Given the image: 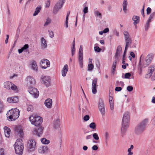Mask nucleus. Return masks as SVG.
Instances as JSON below:
<instances>
[{
    "label": "nucleus",
    "instance_id": "2",
    "mask_svg": "<svg viewBox=\"0 0 155 155\" xmlns=\"http://www.w3.org/2000/svg\"><path fill=\"white\" fill-rule=\"evenodd\" d=\"M130 120V117L129 113L126 112L124 115L122 120V124L121 130V132L123 134L122 136H123L127 128L129 126Z\"/></svg>",
    "mask_w": 155,
    "mask_h": 155
},
{
    "label": "nucleus",
    "instance_id": "23",
    "mask_svg": "<svg viewBox=\"0 0 155 155\" xmlns=\"http://www.w3.org/2000/svg\"><path fill=\"white\" fill-rule=\"evenodd\" d=\"M68 70V65L67 64L65 65L61 71L62 75L63 77L66 76Z\"/></svg>",
    "mask_w": 155,
    "mask_h": 155
},
{
    "label": "nucleus",
    "instance_id": "45",
    "mask_svg": "<svg viewBox=\"0 0 155 155\" xmlns=\"http://www.w3.org/2000/svg\"><path fill=\"white\" fill-rule=\"evenodd\" d=\"M127 90L128 91H131L133 90V87L131 86H129L127 87Z\"/></svg>",
    "mask_w": 155,
    "mask_h": 155
},
{
    "label": "nucleus",
    "instance_id": "43",
    "mask_svg": "<svg viewBox=\"0 0 155 155\" xmlns=\"http://www.w3.org/2000/svg\"><path fill=\"white\" fill-rule=\"evenodd\" d=\"M131 76V74L130 73H126L124 76L125 78L129 79Z\"/></svg>",
    "mask_w": 155,
    "mask_h": 155
},
{
    "label": "nucleus",
    "instance_id": "60",
    "mask_svg": "<svg viewBox=\"0 0 155 155\" xmlns=\"http://www.w3.org/2000/svg\"><path fill=\"white\" fill-rule=\"evenodd\" d=\"M127 48H126V47H125V50H124V54L123 55V58H124L125 57V55L126 53Z\"/></svg>",
    "mask_w": 155,
    "mask_h": 155
},
{
    "label": "nucleus",
    "instance_id": "20",
    "mask_svg": "<svg viewBox=\"0 0 155 155\" xmlns=\"http://www.w3.org/2000/svg\"><path fill=\"white\" fill-rule=\"evenodd\" d=\"M52 101L51 99H47L45 102V106L48 108H51L52 105Z\"/></svg>",
    "mask_w": 155,
    "mask_h": 155
},
{
    "label": "nucleus",
    "instance_id": "63",
    "mask_svg": "<svg viewBox=\"0 0 155 155\" xmlns=\"http://www.w3.org/2000/svg\"><path fill=\"white\" fill-rule=\"evenodd\" d=\"M92 136L91 135H88L86 137V140H88L91 139Z\"/></svg>",
    "mask_w": 155,
    "mask_h": 155
},
{
    "label": "nucleus",
    "instance_id": "3",
    "mask_svg": "<svg viewBox=\"0 0 155 155\" xmlns=\"http://www.w3.org/2000/svg\"><path fill=\"white\" fill-rule=\"evenodd\" d=\"M7 119L10 121L15 120L18 117L19 112L17 109H12L8 111L7 114Z\"/></svg>",
    "mask_w": 155,
    "mask_h": 155
},
{
    "label": "nucleus",
    "instance_id": "58",
    "mask_svg": "<svg viewBox=\"0 0 155 155\" xmlns=\"http://www.w3.org/2000/svg\"><path fill=\"white\" fill-rule=\"evenodd\" d=\"M0 155H4V149L3 148L0 149Z\"/></svg>",
    "mask_w": 155,
    "mask_h": 155
},
{
    "label": "nucleus",
    "instance_id": "48",
    "mask_svg": "<svg viewBox=\"0 0 155 155\" xmlns=\"http://www.w3.org/2000/svg\"><path fill=\"white\" fill-rule=\"evenodd\" d=\"M150 26V23L146 22V25L145 26V30L146 31H147Z\"/></svg>",
    "mask_w": 155,
    "mask_h": 155
},
{
    "label": "nucleus",
    "instance_id": "37",
    "mask_svg": "<svg viewBox=\"0 0 155 155\" xmlns=\"http://www.w3.org/2000/svg\"><path fill=\"white\" fill-rule=\"evenodd\" d=\"M89 127L91 129H96V125L95 123L92 122L89 124Z\"/></svg>",
    "mask_w": 155,
    "mask_h": 155
},
{
    "label": "nucleus",
    "instance_id": "6",
    "mask_svg": "<svg viewBox=\"0 0 155 155\" xmlns=\"http://www.w3.org/2000/svg\"><path fill=\"white\" fill-rule=\"evenodd\" d=\"M4 87L7 89H11L16 91H17V86L14 84L9 81H7L4 83Z\"/></svg>",
    "mask_w": 155,
    "mask_h": 155
},
{
    "label": "nucleus",
    "instance_id": "31",
    "mask_svg": "<svg viewBox=\"0 0 155 155\" xmlns=\"http://www.w3.org/2000/svg\"><path fill=\"white\" fill-rule=\"evenodd\" d=\"M41 143L44 144H48L50 143V140L45 138H42L41 139Z\"/></svg>",
    "mask_w": 155,
    "mask_h": 155
},
{
    "label": "nucleus",
    "instance_id": "5",
    "mask_svg": "<svg viewBox=\"0 0 155 155\" xmlns=\"http://www.w3.org/2000/svg\"><path fill=\"white\" fill-rule=\"evenodd\" d=\"M29 119L31 123L36 126H38L40 125L42 122V118L38 116H31Z\"/></svg>",
    "mask_w": 155,
    "mask_h": 155
},
{
    "label": "nucleus",
    "instance_id": "17",
    "mask_svg": "<svg viewBox=\"0 0 155 155\" xmlns=\"http://www.w3.org/2000/svg\"><path fill=\"white\" fill-rule=\"evenodd\" d=\"M7 101L10 103H17L19 101V98L17 96L7 98Z\"/></svg>",
    "mask_w": 155,
    "mask_h": 155
},
{
    "label": "nucleus",
    "instance_id": "22",
    "mask_svg": "<svg viewBox=\"0 0 155 155\" xmlns=\"http://www.w3.org/2000/svg\"><path fill=\"white\" fill-rule=\"evenodd\" d=\"M5 134L6 137H9L11 133V131L10 129L8 127L5 126L4 127Z\"/></svg>",
    "mask_w": 155,
    "mask_h": 155
},
{
    "label": "nucleus",
    "instance_id": "62",
    "mask_svg": "<svg viewBox=\"0 0 155 155\" xmlns=\"http://www.w3.org/2000/svg\"><path fill=\"white\" fill-rule=\"evenodd\" d=\"M114 34L117 36H119V32H118L117 30H115L114 31Z\"/></svg>",
    "mask_w": 155,
    "mask_h": 155
},
{
    "label": "nucleus",
    "instance_id": "15",
    "mask_svg": "<svg viewBox=\"0 0 155 155\" xmlns=\"http://www.w3.org/2000/svg\"><path fill=\"white\" fill-rule=\"evenodd\" d=\"M97 81V78L94 79L92 81V93L94 94H96L97 92L96 86Z\"/></svg>",
    "mask_w": 155,
    "mask_h": 155
},
{
    "label": "nucleus",
    "instance_id": "41",
    "mask_svg": "<svg viewBox=\"0 0 155 155\" xmlns=\"http://www.w3.org/2000/svg\"><path fill=\"white\" fill-rule=\"evenodd\" d=\"M28 111H32L33 110V107L31 105H29L28 106L27 108Z\"/></svg>",
    "mask_w": 155,
    "mask_h": 155
},
{
    "label": "nucleus",
    "instance_id": "54",
    "mask_svg": "<svg viewBox=\"0 0 155 155\" xmlns=\"http://www.w3.org/2000/svg\"><path fill=\"white\" fill-rule=\"evenodd\" d=\"M50 1L48 0L46 3V7H49L50 6Z\"/></svg>",
    "mask_w": 155,
    "mask_h": 155
},
{
    "label": "nucleus",
    "instance_id": "14",
    "mask_svg": "<svg viewBox=\"0 0 155 155\" xmlns=\"http://www.w3.org/2000/svg\"><path fill=\"white\" fill-rule=\"evenodd\" d=\"M39 152L41 153H47L49 152L48 148L47 146H41L38 149Z\"/></svg>",
    "mask_w": 155,
    "mask_h": 155
},
{
    "label": "nucleus",
    "instance_id": "50",
    "mask_svg": "<svg viewBox=\"0 0 155 155\" xmlns=\"http://www.w3.org/2000/svg\"><path fill=\"white\" fill-rule=\"evenodd\" d=\"M151 11V9L150 7H148L147 9V15L150 14Z\"/></svg>",
    "mask_w": 155,
    "mask_h": 155
},
{
    "label": "nucleus",
    "instance_id": "30",
    "mask_svg": "<svg viewBox=\"0 0 155 155\" xmlns=\"http://www.w3.org/2000/svg\"><path fill=\"white\" fill-rule=\"evenodd\" d=\"M41 9V7L40 5L38 7L36 8L35 9V11L33 15L35 16L37 15L38 13L40 12Z\"/></svg>",
    "mask_w": 155,
    "mask_h": 155
},
{
    "label": "nucleus",
    "instance_id": "25",
    "mask_svg": "<svg viewBox=\"0 0 155 155\" xmlns=\"http://www.w3.org/2000/svg\"><path fill=\"white\" fill-rule=\"evenodd\" d=\"M133 21H134V24L135 25L139 23L140 21V18L137 16H134L132 18Z\"/></svg>",
    "mask_w": 155,
    "mask_h": 155
},
{
    "label": "nucleus",
    "instance_id": "42",
    "mask_svg": "<svg viewBox=\"0 0 155 155\" xmlns=\"http://www.w3.org/2000/svg\"><path fill=\"white\" fill-rule=\"evenodd\" d=\"M93 137L96 140H97L99 139V137L97 133H94L93 134Z\"/></svg>",
    "mask_w": 155,
    "mask_h": 155
},
{
    "label": "nucleus",
    "instance_id": "61",
    "mask_svg": "<svg viewBox=\"0 0 155 155\" xmlns=\"http://www.w3.org/2000/svg\"><path fill=\"white\" fill-rule=\"evenodd\" d=\"M109 31V29L108 28H105L104 30L103 31L104 33H106L108 32Z\"/></svg>",
    "mask_w": 155,
    "mask_h": 155
},
{
    "label": "nucleus",
    "instance_id": "34",
    "mask_svg": "<svg viewBox=\"0 0 155 155\" xmlns=\"http://www.w3.org/2000/svg\"><path fill=\"white\" fill-rule=\"evenodd\" d=\"M109 103H113V94L111 92H110L109 94Z\"/></svg>",
    "mask_w": 155,
    "mask_h": 155
},
{
    "label": "nucleus",
    "instance_id": "59",
    "mask_svg": "<svg viewBox=\"0 0 155 155\" xmlns=\"http://www.w3.org/2000/svg\"><path fill=\"white\" fill-rule=\"evenodd\" d=\"M98 149L97 146L96 145H95L93 146L92 147V149L94 150H97Z\"/></svg>",
    "mask_w": 155,
    "mask_h": 155
},
{
    "label": "nucleus",
    "instance_id": "18",
    "mask_svg": "<svg viewBox=\"0 0 155 155\" xmlns=\"http://www.w3.org/2000/svg\"><path fill=\"white\" fill-rule=\"evenodd\" d=\"M153 60V57L151 55L148 54L147 57V59L146 61V63L144 64L143 66L144 67H146L149 65L151 63Z\"/></svg>",
    "mask_w": 155,
    "mask_h": 155
},
{
    "label": "nucleus",
    "instance_id": "4",
    "mask_svg": "<svg viewBox=\"0 0 155 155\" xmlns=\"http://www.w3.org/2000/svg\"><path fill=\"white\" fill-rule=\"evenodd\" d=\"M14 148L16 153L21 155L22 154L24 149L23 144L22 140L18 139L14 144Z\"/></svg>",
    "mask_w": 155,
    "mask_h": 155
},
{
    "label": "nucleus",
    "instance_id": "1",
    "mask_svg": "<svg viewBox=\"0 0 155 155\" xmlns=\"http://www.w3.org/2000/svg\"><path fill=\"white\" fill-rule=\"evenodd\" d=\"M148 122V119L147 118L142 121L135 127V134L137 135L142 134L145 130Z\"/></svg>",
    "mask_w": 155,
    "mask_h": 155
},
{
    "label": "nucleus",
    "instance_id": "11",
    "mask_svg": "<svg viewBox=\"0 0 155 155\" xmlns=\"http://www.w3.org/2000/svg\"><path fill=\"white\" fill-rule=\"evenodd\" d=\"M98 108L100 112L102 115H104L105 113L104 105L103 101L100 100L99 101Z\"/></svg>",
    "mask_w": 155,
    "mask_h": 155
},
{
    "label": "nucleus",
    "instance_id": "13",
    "mask_svg": "<svg viewBox=\"0 0 155 155\" xmlns=\"http://www.w3.org/2000/svg\"><path fill=\"white\" fill-rule=\"evenodd\" d=\"M44 127H41L37 129H35L33 132V134L37 135L40 137L42 134Z\"/></svg>",
    "mask_w": 155,
    "mask_h": 155
},
{
    "label": "nucleus",
    "instance_id": "21",
    "mask_svg": "<svg viewBox=\"0 0 155 155\" xmlns=\"http://www.w3.org/2000/svg\"><path fill=\"white\" fill-rule=\"evenodd\" d=\"M35 145L36 143L34 140H31L28 142V146L30 149H32L33 150L35 148Z\"/></svg>",
    "mask_w": 155,
    "mask_h": 155
},
{
    "label": "nucleus",
    "instance_id": "19",
    "mask_svg": "<svg viewBox=\"0 0 155 155\" xmlns=\"http://www.w3.org/2000/svg\"><path fill=\"white\" fill-rule=\"evenodd\" d=\"M26 81L28 84L33 85L35 84V81L34 79L31 76L27 77Z\"/></svg>",
    "mask_w": 155,
    "mask_h": 155
},
{
    "label": "nucleus",
    "instance_id": "32",
    "mask_svg": "<svg viewBox=\"0 0 155 155\" xmlns=\"http://www.w3.org/2000/svg\"><path fill=\"white\" fill-rule=\"evenodd\" d=\"M124 36L125 40L131 38L130 37V35L129 32L126 31L124 32Z\"/></svg>",
    "mask_w": 155,
    "mask_h": 155
},
{
    "label": "nucleus",
    "instance_id": "52",
    "mask_svg": "<svg viewBox=\"0 0 155 155\" xmlns=\"http://www.w3.org/2000/svg\"><path fill=\"white\" fill-rule=\"evenodd\" d=\"M94 13L96 16H99L101 17V14L99 12L95 11H94Z\"/></svg>",
    "mask_w": 155,
    "mask_h": 155
},
{
    "label": "nucleus",
    "instance_id": "12",
    "mask_svg": "<svg viewBox=\"0 0 155 155\" xmlns=\"http://www.w3.org/2000/svg\"><path fill=\"white\" fill-rule=\"evenodd\" d=\"M43 82L45 86L48 87L50 86L51 85V79L48 76H45L42 78Z\"/></svg>",
    "mask_w": 155,
    "mask_h": 155
},
{
    "label": "nucleus",
    "instance_id": "10",
    "mask_svg": "<svg viewBox=\"0 0 155 155\" xmlns=\"http://www.w3.org/2000/svg\"><path fill=\"white\" fill-rule=\"evenodd\" d=\"M40 65L42 68L46 69L50 66V63L48 60L46 59H42L41 61Z\"/></svg>",
    "mask_w": 155,
    "mask_h": 155
},
{
    "label": "nucleus",
    "instance_id": "36",
    "mask_svg": "<svg viewBox=\"0 0 155 155\" xmlns=\"http://www.w3.org/2000/svg\"><path fill=\"white\" fill-rule=\"evenodd\" d=\"M74 44L73 45V47L71 48V55L72 56H73L75 53V43H74V39L73 41Z\"/></svg>",
    "mask_w": 155,
    "mask_h": 155
},
{
    "label": "nucleus",
    "instance_id": "35",
    "mask_svg": "<svg viewBox=\"0 0 155 155\" xmlns=\"http://www.w3.org/2000/svg\"><path fill=\"white\" fill-rule=\"evenodd\" d=\"M116 64H117V61H114L112 64V72L113 73H114L115 71V68L116 67Z\"/></svg>",
    "mask_w": 155,
    "mask_h": 155
},
{
    "label": "nucleus",
    "instance_id": "44",
    "mask_svg": "<svg viewBox=\"0 0 155 155\" xmlns=\"http://www.w3.org/2000/svg\"><path fill=\"white\" fill-rule=\"evenodd\" d=\"M79 54H83V48L82 46L81 45L80 46L79 49Z\"/></svg>",
    "mask_w": 155,
    "mask_h": 155
},
{
    "label": "nucleus",
    "instance_id": "8",
    "mask_svg": "<svg viewBox=\"0 0 155 155\" xmlns=\"http://www.w3.org/2000/svg\"><path fill=\"white\" fill-rule=\"evenodd\" d=\"M64 3V0H59L54 6L53 12L55 14L59 10L62 8Z\"/></svg>",
    "mask_w": 155,
    "mask_h": 155
},
{
    "label": "nucleus",
    "instance_id": "53",
    "mask_svg": "<svg viewBox=\"0 0 155 155\" xmlns=\"http://www.w3.org/2000/svg\"><path fill=\"white\" fill-rule=\"evenodd\" d=\"M155 15V12H153L150 15L149 18L152 20V19L153 18V17Z\"/></svg>",
    "mask_w": 155,
    "mask_h": 155
},
{
    "label": "nucleus",
    "instance_id": "51",
    "mask_svg": "<svg viewBox=\"0 0 155 155\" xmlns=\"http://www.w3.org/2000/svg\"><path fill=\"white\" fill-rule=\"evenodd\" d=\"M90 117L88 115H86L84 117V120L85 121H87L89 119Z\"/></svg>",
    "mask_w": 155,
    "mask_h": 155
},
{
    "label": "nucleus",
    "instance_id": "28",
    "mask_svg": "<svg viewBox=\"0 0 155 155\" xmlns=\"http://www.w3.org/2000/svg\"><path fill=\"white\" fill-rule=\"evenodd\" d=\"M31 67L32 69L34 71H37L38 70V67L36 62L35 61L32 62L31 64Z\"/></svg>",
    "mask_w": 155,
    "mask_h": 155
},
{
    "label": "nucleus",
    "instance_id": "29",
    "mask_svg": "<svg viewBox=\"0 0 155 155\" xmlns=\"http://www.w3.org/2000/svg\"><path fill=\"white\" fill-rule=\"evenodd\" d=\"M127 0H124L123 4V10L125 12H126L127 6Z\"/></svg>",
    "mask_w": 155,
    "mask_h": 155
},
{
    "label": "nucleus",
    "instance_id": "55",
    "mask_svg": "<svg viewBox=\"0 0 155 155\" xmlns=\"http://www.w3.org/2000/svg\"><path fill=\"white\" fill-rule=\"evenodd\" d=\"M83 12L84 14H86L88 12V7H86L84 8L83 10Z\"/></svg>",
    "mask_w": 155,
    "mask_h": 155
},
{
    "label": "nucleus",
    "instance_id": "26",
    "mask_svg": "<svg viewBox=\"0 0 155 155\" xmlns=\"http://www.w3.org/2000/svg\"><path fill=\"white\" fill-rule=\"evenodd\" d=\"M78 60L80 67H83V54H79Z\"/></svg>",
    "mask_w": 155,
    "mask_h": 155
},
{
    "label": "nucleus",
    "instance_id": "27",
    "mask_svg": "<svg viewBox=\"0 0 155 155\" xmlns=\"http://www.w3.org/2000/svg\"><path fill=\"white\" fill-rule=\"evenodd\" d=\"M126 42L125 47L128 48L129 46H130L132 43V40L131 38L125 40Z\"/></svg>",
    "mask_w": 155,
    "mask_h": 155
},
{
    "label": "nucleus",
    "instance_id": "39",
    "mask_svg": "<svg viewBox=\"0 0 155 155\" xmlns=\"http://www.w3.org/2000/svg\"><path fill=\"white\" fill-rule=\"evenodd\" d=\"M51 21V19L48 18L46 19V21L44 25V26H47L49 25Z\"/></svg>",
    "mask_w": 155,
    "mask_h": 155
},
{
    "label": "nucleus",
    "instance_id": "56",
    "mask_svg": "<svg viewBox=\"0 0 155 155\" xmlns=\"http://www.w3.org/2000/svg\"><path fill=\"white\" fill-rule=\"evenodd\" d=\"M122 88L120 87H116L115 89V90L116 91H119L121 90Z\"/></svg>",
    "mask_w": 155,
    "mask_h": 155
},
{
    "label": "nucleus",
    "instance_id": "16",
    "mask_svg": "<svg viewBox=\"0 0 155 155\" xmlns=\"http://www.w3.org/2000/svg\"><path fill=\"white\" fill-rule=\"evenodd\" d=\"M155 71V66L152 65L150 66L148 68V73L147 74L146 78H150V77L153 74V73Z\"/></svg>",
    "mask_w": 155,
    "mask_h": 155
},
{
    "label": "nucleus",
    "instance_id": "64",
    "mask_svg": "<svg viewBox=\"0 0 155 155\" xmlns=\"http://www.w3.org/2000/svg\"><path fill=\"white\" fill-rule=\"evenodd\" d=\"M130 55L133 58H135V55L133 52H130Z\"/></svg>",
    "mask_w": 155,
    "mask_h": 155
},
{
    "label": "nucleus",
    "instance_id": "33",
    "mask_svg": "<svg viewBox=\"0 0 155 155\" xmlns=\"http://www.w3.org/2000/svg\"><path fill=\"white\" fill-rule=\"evenodd\" d=\"M134 148V146L133 145H131L130 146V148H129L128 149L127 151L128 153L127 155H133V152H132V150Z\"/></svg>",
    "mask_w": 155,
    "mask_h": 155
},
{
    "label": "nucleus",
    "instance_id": "47",
    "mask_svg": "<svg viewBox=\"0 0 155 155\" xmlns=\"http://www.w3.org/2000/svg\"><path fill=\"white\" fill-rule=\"evenodd\" d=\"M94 48L95 51L97 52H100L101 50V49L98 46L94 47Z\"/></svg>",
    "mask_w": 155,
    "mask_h": 155
},
{
    "label": "nucleus",
    "instance_id": "57",
    "mask_svg": "<svg viewBox=\"0 0 155 155\" xmlns=\"http://www.w3.org/2000/svg\"><path fill=\"white\" fill-rule=\"evenodd\" d=\"M29 47L28 45V44H25L24 45L23 47H22L24 50L27 49Z\"/></svg>",
    "mask_w": 155,
    "mask_h": 155
},
{
    "label": "nucleus",
    "instance_id": "38",
    "mask_svg": "<svg viewBox=\"0 0 155 155\" xmlns=\"http://www.w3.org/2000/svg\"><path fill=\"white\" fill-rule=\"evenodd\" d=\"M94 68V66L93 64L89 63L88 65V70L91 71Z\"/></svg>",
    "mask_w": 155,
    "mask_h": 155
},
{
    "label": "nucleus",
    "instance_id": "9",
    "mask_svg": "<svg viewBox=\"0 0 155 155\" xmlns=\"http://www.w3.org/2000/svg\"><path fill=\"white\" fill-rule=\"evenodd\" d=\"M28 91L35 97L37 98L38 97L39 92L37 89L32 87H29L28 88Z\"/></svg>",
    "mask_w": 155,
    "mask_h": 155
},
{
    "label": "nucleus",
    "instance_id": "24",
    "mask_svg": "<svg viewBox=\"0 0 155 155\" xmlns=\"http://www.w3.org/2000/svg\"><path fill=\"white\" fill-rule=\"evenodd\" d=\"M41 45L43 48H46L47 47V41L43 37H42L41 39Z\"/></svg>",
    "mask_w": 155,
    "mask_h": 155
},
{
    "label": "nucleus",
    "instance_id": "40",
    "mask_svg": "<svg viewBox=\"0 0 155 155\" xmlns=\"http://www.w3.org/2000/svg\"><path fill=\"white\" fill-rule=\"evenodd\" d=\"M4 108V104L2 101H0V113H1Z\"/></svg>",
    "mask_w": 155,
    "mask_h": 155
},
{
    "label": "nucleus",
    "instance_id": "49",
    "mask_svg": "<svg viewBox=\"0 0 155 155\" xmlns=\"http://www.w3.org/2000/svg\"><path fill=\"white\" fill-rule=\"evenodd\" d=\"M110 107L111 110H113L114 109V103H110Z\"/></svg>",
    "mask_w": 155,
    "mask_h": 155
},
{
    "label": "nucleus",
    "instance_id": "7",
    "mask_svg": "<svg viewBox=\"0 0 155 155\" xmlns=\"http://www.w3.org/2000/svg\"><path fill=\"white\" fill-rule=\"evenodd\" d=\"M14 130L15 134L18 135L20 137H23L24 133L22 127L21 126H15L14 128Z\"/></svg>",
    "mask_w": 155,
    "mask_h": 155
},
{
    "label": "nucleus",
    "instance_id": "46",
    "mask_svg": "<svg viewBox=\"0 0 155 155\" xmlns=\"http://www.w3.org/2000/svg\"><path fill=\"white\" fill-rule=\"evenodd\" d=\"M48 32H49V35L50 37L52 38L54 37V34L53 32L52 31H48Z\"/></svg>",
    "mask_w": 155,
    "mask_h": 155
}]
</instances>
